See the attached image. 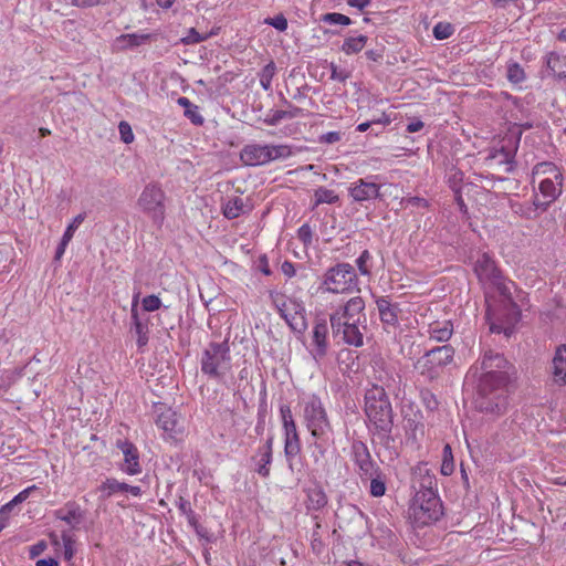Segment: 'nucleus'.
<instances>
[{"label": "nucleus", "mask_w": 566, "mask_h": 566, "mask_svg": "<svg viewBox=\"0 0 566 566\" xmlns=\"http://www.w3.org/2000/svg\"><path fill=\"white\" fill-rule=\"evenodd\" d=\"M127 483L120 482L114 478H107L102 484L98 486V490L102 493L103 499H109L116 494L127 493Z\"/></svg>", "instance_id": "32"}, {"label": "nucleus", "mask_w": 566, "mask_h": 566, "mask_svg": "<svg viewBox=\"0 0 566 566\" xmlns=\"http://www.w3.org/2000/svg\"><path fill=\"white\" fill-rule=\"evenodd\" d=\"M376 305L379 312V318L386 327H397L399 324L398 314L399 305L390 302L388 296H379L376 298Z\"/></svg>", "instance_id": "23"}, {"label": "nucleus", "mask_w": 566, "mask_h": 566, "mask_svg": "<svg viewBox=\"0 0 566 566\" xmlns=\"http://www.w3.org/2000/svg\"><path fill=\"white\" fill-rule=\"evenodd\" d=\"M282 424L295 422L290 406L282 405L280 408Z\"/></svg>", "instance_id": "59"}, {"label": "nucleus", "mask_w": 566, "mask_h": 566, "mask_svg": "<svg viewBox=\"0 0 566 566\" xmlns=\"http://www.w3.org/2000/svg\"><path fill=\"white\" fill-rule=\"evenodd\" d=\"M270 298L280 316L294 333L303 334L306 331V311L301 300L289 297L279 292H271Z\"/></svg>", "instance_id": "7"}, {"label": "nucleus", "mask_w": 566, "mask_h": 566, "mask_svg": "<svg viewBox=\"0 0 566 566\" xmlns=\"http://www.w3.org/2000/svg\"><path fill=\"white\" fill-rule=\"evenodd\" d=\"M342 134L339 132H328L319 136L318 140L323 144H335L339 142Z\"/></svg>", "instance_id": "55"}, {"label": "nucleus", "mask_w": 566, "mask_h": 566, "mask_svg": "<svg viewBox=\"0 0 566 566\" xmlns=\"http://www.w3.org/2000/svg\"><path fill=\"white\" fill-rule=\"evenodd\" d=\"M61 539L64 548V557L65 559L70 560L73 558L75 554L74 544L75 541L73 539L70 532L63 531L61 534Z\"/></svg>", "instance_id": "46"}, {"label": "nucleus", "mask_w": 566, "mask_h": 566, "mask_svg": "<svg viewBox=\"0 0 566 566\" xmlns=\"http://www.w3.org/2000/svg\"><path fill=\"white\" fill-rule=\"evenodd\" d=\"M265 23L273 27L277 31L284 32L287 29V20L283 14H277L273 18H269L265 20Z\"/></svg>", "instance_id": "52"}, {"label": "nucleus", "mask_w": 566, "mask_h": 566, "mask_svg": "<svg viewBox=\"0 0 566 566\" xmlns=\"http://www.w3.org/2000/svg\"><path fill=\"white\" fill-rule=\"evenodd\" d=\"M535 169L537 172L554 174V175L557 171H559L555 164L548 163V161L539 163L538 165H536Z\"/></svg>", "instance_id": "56"}, {"label": "nucleus", "mask_w": 566, "mask_h": 566, "mask_svg": "<svg viewBox=\"0 0 566 566\" xmlns=\"http://www.w3.org/2000/svg\"><path fill=\"white\" fill-rule=\"evenodd\" d=\"M165 200L166 195L160 185L156 182H149L142 190L137 199V206L147 217L151 219L154 224L161 227L166 214Z\"/></svg>", "instance_id": "10"}, {"label": "nucleus", "mask_w": 566, "mask_h": 566, "mask_svg": "<svg viewBox=\"0 0 566 566\" xmlns=\"http://www.w3.org/2000/svg\"><path fill=\"white\" fill-rule=\"evenodd\" d=\"M249 209L248 205L240 197L229 198L224 203H222V213L229 220L240 217Z\"/></svg>", "instance_id": "28"}, {"label": "nucleus", "mask_w": 566, "mask_h": 566, "mask_svg": "<svg viewBox=\"0 0 566 566\" xmlns=\"http://www.w3.org/2000/svg\"><path fill=\"white\" fill-rule=\"evenodd\" d=\"M379 178V175H373L353 181L348 187V196L359 205L381 199L380 189L382 185L376 181Z\"/></svg>", "instance_id": "12"}, {"label": "nucleus", "mask_w": 566, "mask_h": 566, "mask_svg": "<svg viewBox=\"0 0 566 566\" xmlns=\"http://www.w3.org/2000/svg\"><path fill=\"white\" fill-rule=\"evenodd\" d=\"M85 218H86V212H82V213H78L77 216H75L73 218V220L71 221V223L66 227L62 237L71 241L74 237L75 231L83 223Z\"/></svg>", "instance_id": "47"}, {"label": "nucleus", "mask_w": 566, "mask_h": 566, "mask_svg": "<svg viewBox=\"0 0 566 566\" xmlns=\"http://www.w3.org/2000/svg\"><path fill=\"white\" fill-rule=\"evenodd\" d=\"M69 243H70V240H67V239L62 237L61 242L59 243V245H57V248L55 250L54 259L56 261H60L62 259V256L64 255L65 250H66Z\"/></svg>", "instance_id": "60"}, {"label": "nucleus", "mask_w": 566, "mask_h": 566, "mask_svg": "<svg viewBox=\"0 0 566 566\" xmlns=\"http://www.w3.org/2000/svg\"><path fill=\"white\" fill-rule=\"evenodd\" d=\"M350 455L361 481L365 480V475H373L377 472L379 465L373 460L365 442L354 440L350 446Z\"/></svg>", "instance_id": "17"}, {"label": "nucleus", "mask_w": 566, "mask_h": 566, "mask_svg": "<svg viewBox=\"0 0 566 566\" xmlns=\"http://www.w3.org/2000/svg\"><path fill=\"white\" fill-rule=\"evenodd\" d=\"M130 314L133 319V327L135 334L137 335V345L139 348H143L148 343V326L147 323H144L139 318L137 310V297H134L133 300Z\"/></svg>", "instance_id": "26"}, {"label": "nucleus", "mask_w": 566, "mask_h": 566, "mask_svg": "<svg viewBox=\"0 0 566 566\" xmlns=\"http://www.w3.org/2000/svg\"><path fill=\"white\" fill-rule=\"evenodd\" d=\"M301 111L302 109L298 107H292V109H290V111H283V109L274 111L272 114V117L270 118V120L268 123L270 125H276L285 118L291 119V118L298 116Z\"/></svg>", "instance_id": "42"}, {"label": "nucleus", "mask_w": 566, "mask_h": 566, "mask_svg": "<svg viewBox=\"0 0 566 566\" xmlns=\"http://www.w3.org/2000/svg\"><path fill=\"white\" fill-rule=\"evenodd\" d=\"M506 78L511 84L518 85L526 80V74L520 63L512 61L506 66Z\"/></svg>", "instance_id": "38"}, {"label": "nucleus", "mask_w": 566, "mask_h": 566, "mask_svg": "<svg viewBox=\"0 0 566 566\" xmlns=\"http://www.w3.org/2000/svg\"><path fill=\"white\" fill-rule=\"evenodd\" d=\"M474 271L480 281L490 282L504 298L512 303L514 308H517L516 304L512 302V290L515 289V283L502 274L489 253L484 252L478 258Z\"/></svg>", "instance_id": "8"}, {"label": "nucleus", "mask_w": 566, "mask_h": 566, "mask_svg": "<svg viewBox=\"0 0 566 566\" xmlns=\"http://www.w3.org/2000/svg\"><path fill=\"white\" fill-rule=\"evenodd\" d=\"M339 201V196L331 189L318 187L314 191V207L323 203L335 205Z\"/></svg>", "instance_id": "37"}, {"label": "nucleus", "mask_w": 566, "mask_h": 566, "mask_svg": "<svg viewBox=\"0 0 566 566\" xmlns=\"http://www.w3.org/2000/svg\"><path fill=\"white\" fill-rule=\"evenodd\" d=\"M19 503L14 502V497L1 506L0 509V517L7 518L10 512L13 510L14 506H17Z\"/></svg>", "instance_id": "63"}, {"label": "nucleus", "mask_w": 566, "mask_h": 566, "mask_svg": "<svg viewBox=\"0 0 566 566\" xmlns=\"http://www.w3.org/2000/svg\"><path fill=\"white\" fill-rule=\"evenodd\" d=\"M368 41V36L364 34L349 35L344 39L340 51L346 55H354L364 50Z\"/></svg>", "instance_id": "30"}, {"label": "nucleus", "mask_w": 566, "mask_h": 566, "mask_svg": "<svg viewBox=\"0 0 566 566\" xmlns=\"http://www.w3.org/2000/svg\"><path fill=\"white\" fill-rule=\"evenodd\" d=\"M155 422L169 438L178 439L184 433V421L171 408L160 405L156 407Z\"/></svg>", "instance_id": "15"}, {"label": "nucleus", "mask_w": 566, "mask_h": 566, "mask_svg": "<svg viewBox=\"0 0 566 566\" xmlns=\"http://www.w3.org/2000/svg\"><path fill=\"white\" fill-rule=\"evenodd\" d=\"M551 373L555 385L566 386V345L556 347L552 359Z\"/></svg>", "instance_id": "24"}, {"label": "nucleus", "mask_w": 566, "mask_h": 566, "mask_svg": "<svg viewBox=\"0 0 566 566\" xmlns=\"http://www.w3.org/2000/svg\"><path fill=\"white\" fill-rule=\"evenodd\" d=\"M103 0H70V4L76 8L86 9L96 7L102 3Z\"/></svg>", "instance_id": "58"}, {"label": "nucleus", "mask_w": 566, "mask_h": 566, "mask_svg": "<svg viewBox=\"0 0 566 566\" xmlns=\"http://www.w3.org/2000/svg\"><path fill=\"white\" fill-rule=\"evenodd\" d=\"M303 419L314 439L332 440L334 430L322 399L317 395L312 394L304 399Z\"/></svg>", "instance_id": "6"}, {"label": "nucleus", "mask_w": 566, "mask_h": 566, "mask_svg": "<svg viewBox=\"0 0 566 566\" xmlns=\"http://www.w3.org/2000/svg\"><path fill=\"white\" fill-rule=\"evenodd\" d=\"M318 291L332 294L359 292V280L354 266L346 262H338L328 268L319 279Z\"/></svg>", "instance_id": "4"}, {"label": "nucleus", "mask_w": 566, "mask_h": 566, "mask_svg": "<svg viewBox=\"0 0 566 566\" xmlns=\"http://www.w3.org/2000/svg\"><path fill=\"white\" fill-rule=\"evenodd\" d=\"M292 155L293 150L289 145H262L253 143L242 148L240 158L247 166H262L273 160L286 159Z\"/></svg>", "instance_id": "9"}, {"label": "nucleus", "mask_w": 566, "mask_h": 566, "mask_svg": "<svg viewBox=\"0 0 566 566\" xmlns=\"http://www.w3.org/2000/svg\"><path fill=\"white\" fill-rule=\"evenodd\" d=\"M371 0H347V4L363 11L370 4Z\"/></svg>", "instance_id": "64"}, {"label": "nucleus", "mask_w": 566, "mask_h": 566, "mask_svg": "<svg viewBox=\"0 0 566 566\" xmlns=\"http://www.w3.org/2000/svg\"><path fill=\"white\" fill-rule=\"evenodd\" d=\"M437 40L449 39L454 33V27L449 22H438L432 30Z\"/></svg>", "instance_id": "43"}, {"label": "nucleus", "mask_w": 566, "mask_h": 566, "mask_svg": "<svg viewBox=\"0 0 566 566\" xmlns=\"http://www.w3.org/2000/svg\"><path fill=\"white\" fill-rule=\"evenodd\" d=\"M54 517L65 522L72 528H78L84 518V512L75 501L66 502L62 507L54 511Z\"/></svg>", "instance_id": "21"}, {"label": "nucleus", "mask_w": 566, "mask_h": 566, "mask_svg": "<svg viewBox=\"0 0 566 566\" xmlns=\"http://www.w3.org/2000/svg\"><path fill=\"white\" fill-rule=\"evenodd\" d=\"M512 365L503 354L485 350L470 373L479 376L478 407L482 412L502 415L509 406L510 369Z\"/></svg>", "instance_id": "1"}, {"label": "nucleus", "mask_w": 566, "mask_h": 566, "mask_svg": "<svg viewBox=\"0 0 566 566\" xmlns=\"http://www.w3.org/2000/svg\"><path fill=\"white\" fill-rule=\"evenodd\" d=\"M302 450L300 438L284 439V457L287 462L289 469L294 472L296 467V459L300 457Z\"/></svg>", "instance_id": "31"}, {"label": "nucleus", "mask_w": 566, "mask_h": 566, "mask_svg": "<svg viewBox=\"0 0 566 566\" xmlns=\"http://www.w3.org/2000/svg\"><path fill=\"white\" fill-rule=\"evenodd\" d=\"M409 511L417 526L430 525L443 515L441 500L431 485L422 488L416 493Z\"/></svg>", "instance_id": "5"}, {"label": "nucleus", "mask_w": 566, "mask_h": 566, "mask_svg": "<svg viewBox=\"0 0 566 566\" xmlns=\"http://www.w3.org/2000/svg\"><path fill=\"white\" fill-rule=\"evenodd\" d=\"M176 506L179 510L180 514L186 516L189 526L195 528L196 532L200 535L201 527L199 525L197 514L192 510L190 502L184 496H179L178 500L176 501Z\"/></svg>", "instance_id": "34"}, {"label": "nucleus", "mask_w": 566, "mask_h": 566, "mask_svg": "<svg viewBox=\"0 0 566 566\" xmlns=\"http://www.w3.org/2000/svg\"><path fill=\"white\" fill-rule=\"evenodd\" d=\"M327 504V496L319 488H313L307 491L306 507L311 511H318Z\"/></svg>", "instance_id": "35"}, {"label": "nucleus", "mask_w": 566, "mask_h": 566, "mask_svg": "<svg viewBox=\"0 0 566 566\" xmlns=\"http://www.w3.org/2000/svg\"><path fill=\"white\" fill-rule=\"evenodd\" d=\"M209 38L208 34H200L195 28H190L187 35L181 39L182 43L190 45L206 41Z\"/></svg>", "instance_id": "49"}, {"label": "nucleus", "mask_w": 566, "mask_h": 566, "mask_svg": "<svg viewBox=\"0 0 566 566\" xmlns=\"http://www.w3.org/2000/svg\"><path fill=\"white\" fill-rule=\"evenodd\" d=\"M364 412L369 433L379 443L389 446L392 441L394 411L389 397L384 387L373 385L364 396Z\"/></svg>", "instance_id": "2"}, {"label": "nucleus", "mask_w": 566, "mask_h": 566, "mask_svg": "<svg viewBox=\"0 0 566 566\" xmlns=\"http://www.w3.org/2000/svg\"><path fill=\"white\" fill-rule=\"evenodd\" d=\"M232 368V357L228 339L211 342L202 350L200 370L208 379L222 381Z\"/></svg>", "instance_id": "3"}, {"label": "nucleus", "mask_w": 566, "mask_h": 566, "mask_svg": "<svg viewBox=\"0 0 566 566\" xmlns=\"http://www.w3.org/2000/svg\"><path fill=\"white\" fill-rule=\"evenodd\" d=\"M555 180L546 178L539 182L538 190L542 199L535 196L533 206L545 212L549 206L562 195L564 177L560 171L555 174Z\"/></svg>", "instance_id": "14"}, {"label": "nucleus", "mask_w": 566, "mask_h": 566, "mask_svg": "<svg viewBox=\"0 0 566 566\" xmlns=\"http://www.w3.org/2000/svg\"><path fill=\"white\" fill-rule=\"evenodd\" d=\"M151 38L149 33H127L117 36L115 42L119 49L127 50L146 44Z\"/></svg>", "instance_id": "27"}, {"label": "nucleus", "mask_w": 566, "mask_h": 566, "mask_svg": "<svg viewBox=\"0 0 566 566\" xmlns=\"http://www.w3.org/2000/svg\"><path fill=\"white\" fill-rule=\"evenodd\" d=\"M276 66L273 61L268 63L260 72V85L264 91H272V80L275 75Z\"/></svg>", "instance_id": "39"}, {"label": "nucleus", "mask_w": 566, "mask_h": 566, "mask_svg": "<svg viewBox=\"0 0 566 566\" xmlns=\"http://www.w3.org/2000/svg\"><path fill=\"white\" fill-rule=\"evenodd\" d=\"M454 349L450 345H442L428 350L415 364V368L429 379L439 376L442 368L452 363Z\"/></svg>", "instance_id": "11"}, {"label": "nucleus", "mask_w": 566, "mask_h": 566, "mask_svg": "<svg viewBox=\"0 0 566 566\" xmlns=\"http://www.w3.org/2000/svg\"><path fill=\"white\" fill-rule=\"evenodd\" d=\"M429 337L437 342H447L453 334L451 321L433 322L429 325Z\"/></svg>", "instance_id": "29"}, {"label": "nucleus", "mask_w": 566, "mask_h": 566, "mask_svg": "<svg viewBox=\"0 0 566 566\" xmlns=\"http://www.w3.org/2000/svg\"><path fill=\"white\" fill-rule=\"evenodd\" d=\"M367 480L370 481L369 493L371 496L380 497V496L385 495L386 490H387L386 475L384 474V472L381 471L380 468L377 469V472L375 474L365 475L364 481H367Z\"/></svg>", "instance_id": "33"}, {"label": "nucleus", "mask_w": 566, "mask_h": 566, "mask_svg": "<svg viewBox=\"0 0 566 566\" xmlns=\"http://www.w3.org/2000/svg\"><path fill=\"white\" fill-rule=\"evenodd\" d=\"M442 457H443V459H442V464H441V473L443 475H450L454 471V461H453L452 450L449 444H446L443 447Z\"/></svg>", "instance_id": "41"}, {"label": "nucleus", "mask_w": 566, "mask_h": 566, "mask_svg": "<svg viewBox=\"0 0 566 566\" xmlns=\"http://www.w3.org/2000/svg\"><path fill=\"white\" fill-rule=\"evenodd\" d=\"M546 69L543 77L552 76L558 80L566 78V56L556 52H549L545 56Z\"/></svg>", "instance_id": "25"}, {"label": "nucleus", "mask_w": 566, "mask_h": 566, "mask_svg": "<svg viewBox=\"0 0 566 566\" xmlns=\"http://www.w3.org/2000/svg\"><path fill=\"white\" fill-rule=\"evenodd\" d=\"M116 448L122 451L124 457L123 462L119 464V470L128 475L142 473L143 468L137 447L126 439H119L116 441Z\"/></svg>", "instance_id": "18"}, {"label": "nucleus", "mask_w": 566, "mask_h": 566, "mask_svg": "<svg viewBox=\"0 0 566 566\" xmlns=\"http://www.w3.org/2000/svg\"><path fill=\"white\" fill-rule=\"evenodd\" d=\"M273 442L274 437L269 436L264 444L256 450L255 455L252 458L254 471L264 479L270 476V465L273 460Z\"/></svg>", "instance_id": "19"}, {"label": "nucleus", "mask_w": 566, "mask_h": 566, "mask_svg": "<svg viewBox=\"0 0 566 566\" xmlns=\"http://www.w3.org/2000/svg\"><path fill=\"white\" fill-rule=\"evenodd\" d=\"M118 132H119L120 140L124 144H132L134 142L135 136H134L132 126L129 125L128 122H126V120L119 122Z\"/></svg>", "instance_id": "48"}, {"label": "nucleus", "mask_w": 566, "mask_h": 566, "mask_svg": "<svg viewBox=\"0 0 566 566\" xmlns=\"http://www.w3.org/2000/svg\"><path fill=\"white\" fill-rule=\"evenodd\" d=\"M321 22H324L326 24H331V25H336V24H339V25H350L352 24V19L343 13H338V12H328V13H324L321 15L319 18Z\"/></svg>", "instance_id": "40"}, {"label": "nucleus", "mask_w": 566, "mask_h": 566, "mask_svg": "<svg viewBox=\"0 0 566 566\" xmlns=\"http://www.w3.org/2000/svg\"><path fill=\"white\" fill-rule=\"evenodd\" d=\"M329 328L325 318H317L312 329V340L307 348L310 355L319 361L326 357L329 350Z\"/></svg>", "instance_id": "16"}, {"label": "nucleus", "mask_w": 566, "mask_h": 566, "mask_svg": "<svg viewBox=\"0 0 566 566\" xmlns=\"http://www.w3.org/2000/svg\"><path fill=\"white\" fill-rule=\"evenodd\" d=\"M333 442H334V436H332V440L315 439V442H314L315 450L313 452V458L316 463L319 460L325 459V455L327 452V446Z\"/></svg>", "instance_id": "45"}, {"label": "nucleus", "mask_w": 566, "mask_h": 566, "mask_svg": "<svg viewBox=\"0 0 566 566\" xmlns=\"http://www.w3.org/2000/svg\"><path fill=\"white\" fill-rule=\"evenodd\" d=\"M360 325L361 321H344L340 323L339 331L332 328V332L334 337L342 336V339L346 345L361 347L364 345V334Z\"/></svg>", "instance_id": "20"}, {"label": "nucleus", "mask_w": 566, "mask_h": 566, "mask_svg": "<svg viewBox=\"0 0 566 566\" xmlns=\"http://www.w3.org/2000/svg\"><path fill=\"white\" fill-rule=\"evenodd\" d=\"M142 306L146 312H154L161 307V301L157 295H147L143 298Z\"/></svg>", "instance_id": "51"}, {"label": "nucleus", "mask_w": 566, "mask_h": 566, "mask_svg": "<svg viewBox=\"0 0 566 566\" xmlns=\"http://www.w3.org/2000/svg\"><path fill=\"white\" fill-rule=\"evenodd\" d=\"M284 439L300 438L295 422L283 424Z\"/></svg>", "instance_id": "57"}, {"label": "nucleus", "mask_w": 566, "mask_h": 566, "mask_svg": "<svg viewBox=\"0 0 566 566\" xmlns=\"http://www.w3.org/2000/svg\"><path fill=\"white\" fill-rule=\"evenodd\" d=\"M281 271L289 279L295 275V268L291 261H284L281 265Z\"/></svg>", "instance_id": "61"}, {"label": "nucleus", "mask_w": 566, "mask_h": 566, "mask_svg": "<svg viewBox=\"0 0 566 566\" xmlns=\"http://www.w3.org/2000/svg\"><path fill=\"white\" fill-rule=\"evenodd\" d=\"M297 239L304 244L310 247L313 242V231L310 224L304 223L297 230Z\"/></svg>", "instance_id": "50"}, {"label": "nucleus", "mask_w": 566, "mask_h": 566, "mask_svg": "<svg viewBox=\"0 0 566 566\" xmlns=\"http://www.w3.org/2000/svg\"><path fill=\"white\" fill-rule=\"evenodd\" d=\"M36 490L35 485H31L14 496V502L22 503L24 502L31 494L32 491Z\"/></svg>", "instance_id": "62"}, {"label": "nucleus", "mask_w": 566, "mask_h": 566, "mask_svg": "<svg viewBox=\"0 0 566 566\" xmlns=\"http://www.w3.org/2000/svg\"><path fill=\"white\" fill-rule=\"evenodd\" d=\"M178 105L185 108V116L195 125H202L203 117L199 113L197 105L192 104L187 97H179L177 99Z\"/></svg>", "instance_id": "36"}, {"label": "nucleus", "mask_w": 566, "mask_h": 566, "mask_svg": "<svg viewBox=\"0 0 566 566\" xmlns=\"http://www.w3.org/2000/svg\"><path fill=\"white\" fill-rule=\"evenodd\" d=\"M371 254L368 250H364L356 260V265L361 275H370L371 268L369 262L371 261Z\"/></svg>", "instance_id": "44"}, {"label": "nucleus", "mask_w": 566, "mask_h": 566, "mask_svg": "<svg viewBox=\"0 0 566 566\" xmlns=\"http://www.w3.org/2000/svg\"><path fill=\"white\" fill-rule=\"evenodd\" d=\"M365 301L360 296L349 298L345 304L338 306L333 313L329 314L331 327L339 331L340 323L344 321L355 322L360 321V316L365 318Z\"/></svg>", "instance_id": "13"}, {"label": "nucleus", "mask_w": 566, "mask_h": 566, "mask_svg": "<svg viewBox=\"0 0 566 566\" xmlns=\"http://www.w3.org/2000/svg\"><path fill=\"white\" fill-rule=\"evenodd\" d=\"M518 143H520V138H517L515 140H512V139L504 140L500 145V147L494 148L491 154V158L499 159L500 164H505L507 166L505 169L506 172H512L514 170V164H515L514 158H515V154L517 151Z\"/></svg>", "instance_id": "22"}, {"label": "nucleus", "mask_w": 566, "mask_h": 566, "mask_svg": "<svg viewBox=\"0 0 566 566\" xmlns=\"http://www.w3.org/2000/svg\"><path fill=\"white\" fill-rule=\"evenodd\" d=\"M389 123H390L389 117L384 116L382 118H379V119H374V120H370V122L360 123L356 127V129L358 132H360V133H364V132H367L369 129V127H371L373 125L381 126V125H386V124H389Z\"/></svg>", "instance_id": "54"}, {"label": "nucleus", "mask_w": 566, "mask_h": 566, "mask_svg": "<svg viewBox=\"0 0 566 566\" xmlns=\"http://www.w3.org/2000/svg\"><path fill=\"white\" fill-rule=\"evenodd\" d=\"M349 76L350 73L348 71L338 69L334 63L331 64V78L333 81L344 83Z\"/></svg>", "instance_id": "53"}]
</instances>
